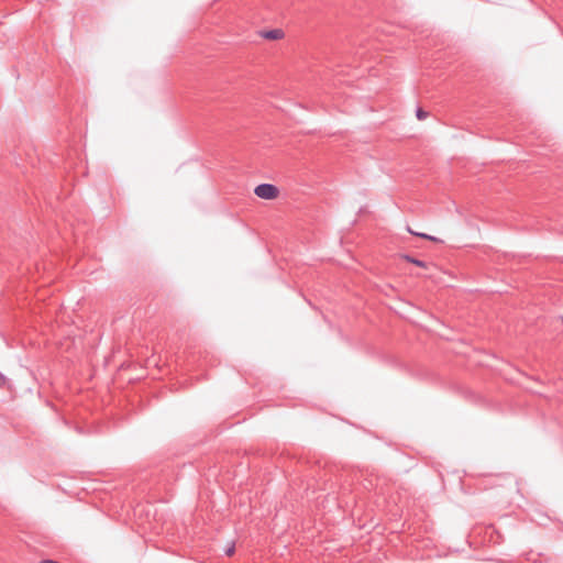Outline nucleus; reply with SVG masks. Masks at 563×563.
Masks as SVG:
<instances>
[{"mask_svg":"<svg viewBox=\"0 0 563 563\" xmlns=\"http://www.w3.org/2000/svg\"><path fill=\"white\" fill-rule=\"evenodd\" d=\"M254 194L258 198H262V199H265V200H272V199H275L278 196L279 190L273 184L263 183V184H260V185H257L255 187Z\"/></svg>","mask_w":563,"mask_h":563,"instance_id":"1","label":"nucleus"},{"mask_svg":"<svg viewBox=\"0 0 563 563\" xmlns=\"http://www.w3.org/2000/svg\"><path fill=\"white\" fill-rule=\"evenodd\" d=\"M284 36V32L280 29H273L268 31H264L262 33V37L271 41L279 40Z\"/></svg>","mask_w":563,"mask_h":563,"instance_id":"2","label":"nucleus"},{"mask_svg":"<svg viewBox=\"0 0 563 563\" xmlns=\"http://www.w3.org/2000/svg\"><path fill=\"white\" fill-rule=\"evenodd\" d=\"M408 232L411 233L412 235H417V236H420V238L426 239V240H430V241H433V242H442L437 236L429 235L427 233H418V232L412 231L410 228H408Z\"/></svg>","mask_w":563,"mask_h":563,"instance_id":"3","label":"nucleus"},{"mask_svg":"<svg viewBox=\"0 0 563 563\" xmlns=\"http://www.w3.org/2000/svg\"><path fill=\"white\" fill-rule=\"evenodd\" d=\"M404 258L407 262L415 264L416 266L423 267V268L427 266L426 262H423L421 260H418V258H416V257H413L411 255H408V254L404 255Z\"/></svg>","mask_w":563,"mask_h":563,"instance_id":"4","label":"nucleus"},{"mask_svg":"<svg viewBox=\"0 0 563 563\" xmlns=\"http://www.w3.org/2000/svg\"><path fill=\"white\" fill-rule=\"evenodd\" d=\"M428 115L429 113L421 108H418L416 111V117L418 120H424Z\"/></svg>","mask_w":563,"mask_h":563,"instance_id":"5","label":"nucleus"},{"mask_svg":"<svg viewBox=\"0 0 563 563\" xmlns=\"http://www.w3.org/2000/svg\"><path fill=\"white\" fill-rule=\"evenodd\" d=\"M234 551H235V548H234V544H232L229 548H227L224 552L228 556H231L234 553Z\"/></svg>","mask_w":563,"mask_h":563,"instance_id":"6","label":"nucleus"},{"mask_svg":"<svg viewBox=\"0 0 563 563\" xmlns=\"http://www.w3.org/2000/svg\"><path fill=\"white\" fill-rule=\"evenodd\" d=\"M4 382V376L0 373V385Z\"/></svg>","mask_w":563,"mask_h":563,"instance_id":"7","label":"nucleus"}]
</instances>
